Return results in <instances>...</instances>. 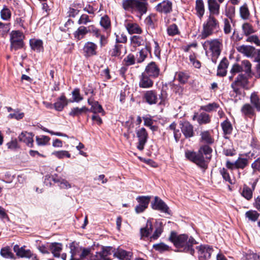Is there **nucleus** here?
<instances>
[{
  "instance_id": "1",
  "label": "nucleus",
  "mask_w": 260,
  "mask_h": 260,
  "mask_svg": "<svg viewBox=\"0 0 260 260\" xmlns=\"http://www.w3.org/2000/svg\"><path fill=\"white\" fill-rule=\"evenodd\" d=\"M169 240L180 251L189 253L191 255L194 253L193 246L197 244V242L191 236H188L186 234L178 235L176 232H172Z\"/></svg>"
},
{
  "instance_id": "2",
  "label": "nucleus",
  "mask_w": 260,
  "mask_h": 260,
  "mask_svg": "<svg viewBox=\"0 0 260 260\" xmlns=\"http://www.w3.org/2000/svg\"><path fill=\"white\" fill-rule=\"evenodd\" d=\"M148 0H122V7L123 9L133 14H136L140 19L142 16L146 14L148 4Z\"/></svg>"
},
{
  "instance_id": "3",
  "label": "nucleus",
  "mask_w": 260,
  "mask_h": 260,
  "mask_svg": "<svg viewBox=\"0 0 260 260\" xmlns=\"http://www.w3.org/2000/svg\"><path fill=\"white\" fill-rule=\"evenodd\" d=\"M219 22L215 17L209 15L207 20L203 24L202 29L199 35V38L205 40L212 36L219 29Z\"/></svg>"
},
{
  "instance_id": "4",
  "label": "nucleus",
  "mask_w": 260,
  "mask_h": 260,
  "mask_svg": "<svg viewBox=\"0 0 260 260\" xmlns=\"http://www.w3.org/2000/svg\"><path fill=\"white\" fill-rule=\"evenodd\" d=\"M202 46L206 53L208 51L211 53V60L212 62L216 63L217 59L221 52L222 41L219 39L207 40L202 43Z\"/></svg>"
},
{
  "instance_id": "5",
  "label": "nucleus",
  "mask_w": 260,
  "mask_h": 260,
  "mask_svg": "<svg viewBox=\"0 0 260 260\" xmlns=\"http://www.w3.org/2000/svg\"><path fill=\"white\" fill-rule=\"evenodd\" d=\"M186 157L191 161L195 163L201 168L206 170L208 167V162L206 160L204 155L198 151H187L185 152Z\"/></svg>"
},
{
  "instance_id": "6",
  "label": "nucleus",
  "mask_w": 260,
  "mask_h": 260,
  "mask_svg": "<svg viewBox=\"0 0 260 260\" xmlns=\"http://www.w3.org/2000/svg\"><path fill=\"white\" fill-rule=\"evenodd\" d=\"M248 83L247 78L243 74H239L236 80L232 83L231 87L236 94H240L241 89L247 88Z\"/></svg>"
},
{
  "instance_id": "7",
  "label": "nucleus",
  "mask_w": 260,
  "mask_h": 260,
  "mask_svg": "<svg viewBox=\"0 0 260 260\" xmlns=\"http://www.w3.org/2000/svg\"><path fill=\"white\" fill-rule=\"evenodd\" d=\"M198 250L199 258L200 260H206L210 258L213 251V248L207 245H201L197 247Z\"/></svg>"
},
{
  "instance_id": "8",
  "label": "nucleus",
  "mask_w": 260,
  "mask_h": 260,
  "mask_svg": "<svg viewBox=\"0 0 260 260\" xmlns=\"http://www.w3.org/2000/svg\"><path fill=\"white\" fill-rule=\"evenodd\" d=\"M138 138L137 148L142 151L144 149V146L147 141L148 135L145 128L142 127L136 132Z\"/></svg>"
},
{
  "instance_id": "9",
  "label": "nucleus",
  "mask_w": 260,
  "mask_h": 260,
  "mask_svg": "<svg viewBox=\"0 0 260 260\" xmlns=\"http://www.w3.org/2000/svg\"><path fill=\"white\" fill-rule=\"evenodd\" d=\"M14 251L18 256L25 258H32V260H38L36 254H34L29 249H25L23 247H19L15 245L13 248Z\"/></svg>"
},
{
  "instance_id": "10",
  "label": "nucleus",
  "mask_w": 260,
  "mask_h": 260,
  "mask_svg": "<svg viewBox=\"0 0 260 260\" xmlns=\"http://www.w3.org/2000/svg\"><path fill=\"white\" fill-rule=\"evenodd\" d=\"M137 201L139 204L135 207V211L137 213L143 212L148 207L150 202L149 197L139 196L137 198Z\"/></svg>"
},
{
  "instance_id": "11",
  "label": "nucleus",
  "mask_w": 260,
  "mask_h": 260,
  "mask_svg": "<svg viewBox=\"0 0 260 260\" xmlns=\"http://www.w3.org/2000/svg\"><path fill=\"white\" fill-rule=\"evenodd\" d=\"M159 69L154 62L149 63L145 68L143 73H146L148 76L151 78H156L159 75Z\"/></svg>"
},
{
  "instance_id": "12",
  "label": "nucleus",
  "mask_w": 260,
  "mask_h": 260,
  "mask_svg": "<svg viewBox=\"0 0 260 260\" xmlns=\"http://www.w3.org/2000/svg\"><path fill=\"white\" fill-rule=\"evenodd\" d=\"M151 77L142 73L139 77V86L141 88H150L154 84V82Z\"/></svg>"
},
{
  "instance_id": "13",
  "label": "nucleus",
  "mask_w": 260,
  "mask_h": 260,
  "mask_svg": "<svg viewBox=\"0 0 260 260\" xmlns=\"http://www.w3.org/2000/svg\"><path fill=\"white\" fill-rule=\"evenodd\" d=\"M152 208L155 210H159L162 212L170 214V211L169 207L161 199L156 197L154 203L152 204Z\"/></svg>"
},
{
  "instance_id": "14",
  "label": "nucleus",
  "mask_w": 260,
  "mask_h": 260,
  "mask_svg": "<svg viewBox=\"0 0 260 260\" xmlns=\"http://www.w3.org/2000/svg\"><path fill=\"white\" fill-rule=\"evenodd\" d=\"M111 248L110 247L103 248L102 251L96 252L90 256V260H110L108 256L111 254Z\"/></svg>"
},
{
  "instance_id": "15",
  "label": "nucleus",
  "mask_w": 260,
  "mask_h": 260,
  "mask_svg": "<svg viewBox=\"0 0 260 260\" xmlns=\"http://www.w3.org/2000/svg\"><path fill=\"white\" fill-rule=\"evenodd\" d=\"M237 50L248 57H253L254 56L256 49L249 45H242L237 47Z\"/></svg>"
},
{
  "instance_id": "16",
  "label": "nucleus",
  "mask_w": 260,
  "mask_h": 260,
  "mask_svg": "<svg viewBox=\"0 0 260 260\" xmlns=\"http://www.w3.org/2000/svg\"><path fill=\"white\" fill-rule=\"evenodd\" d=\"M126 53L125 46L122 45L116 44L109 51L110 55L112 57H120Z\"/></svg>"
},
{
  "instance_id": "17",
  "label": "nucleus",
  "mask_w": 260,
  "mask_h": 260,
  "mask_svg": "<svg viewBox=\"0 0 260 260\" xmlns=\"http://www.w3.org/2000/svg\"><path fill=\"white\" fill-rule=\"evenodd\" d=\"M151 52L150 47L146 44L145 47L141 49L136 55V61L137 63H142L147 58L149 53Z\"/></svg>"
},
{
  "instance_id": "18",
  "label": "nucleus",
  "mask_w": 260,
  "mask_h": 260,
  "mask_svg": "<svg viewBox=\"0 0 260 260\" xmlns=\"http://www.w3.org/2000/svg\"><path fill=\"white\" fill-rule=\"evenodd\" d=\"M220 4L217 0H208L209 15L218 16L219 14Z\"/></svg>"
},
{
  "instance_id": "19",
  "label": "nucleus",
  "mask_w": 260,
  "mask_h": 260,
  "mask_svg": "<svg viewBox=\"0 0 260 260\" xmlns=\"http://www.w3.org/2000/svg\"><path fill=\"white\" fill-rule=\"evenodd\" d=\"M143 98L150 105L155 104L157 102V95L155 90H151L145 91Z\"/></svg>"
},
{
  "instance_id": "20",
  "label": "nucleus",
  "mask_w": 260,
  "mask_h": 260,
  "mask_svg": "<svg viewBox=\"0 0 260 260\" xmlns=\"http://www.w3.org/2000/svg\"><path fill=\"white\" fill-rule=\"evenodd\" d=\"M172 3L169 1H164L159 3L155 7L156 10L158 12L168 13L171 12Z\"/></svg>"
},
{
  "instance_id": "21",
  "label": "nucleus",
  "mask_w": 260,
  "mask_h": 260,
  "mask_svg": "<svg viewBox=\"0 0 260 260\" xmlns=\"http://www.w3.org/2000/svg\"><path fill=\"white\" fill-rule=\"evenodd\" d=\"M97 45L93 42H88L86 43L83 47L85 55L91 56L96 53Z\"/></svg>"
},
{
  "instance_id": "22",
  "label": "nucleus",
  "mask_w": 260,
  "mask_h": 260,
  "mask_svg": "<svg viewBox=\"0 0 260 260\" xmlns=\"http://www.w3.org/2000/svg\"><path fill=\"white\" fill-rule=\"evenodd\" d=\"M181 131L186 138H191L194 135L193 126L188 122L184 121L181 123Z\"/></svg>"
},
{
  "instance_id": "23",
  "label": "nucleus",
  "mask_w": 260,
  "mask_h": 260,
  "mask_svg": "<svg viewBox=\"0 0 260 260\" xmlns=\"http://www.w3.org/2000/svg\"><path fill=\"white\" fill-rule=\"evenodd\" d=\"M124 25L129 34H141L142 32V29L136 23L126 21Z\"/></svg>"
},
{
  "instance_id": "24",
  "label": "nucleus",
  "mask_w": 260,
  "mask_h": 260,
  "mask_svg": "<svg viewBox=\"0 0 260 260\" xmlns=\"http://www.w3.org/2000/svg\"><path fill=\"white\" fill-rule=\"evenodd\" d=\"M18 139L20 141L25 143L28 147H32L34 140L33 135L31 133L22 132L19 136Z\"/></svg>"
},
{
  "instance_id": "25",
  "label": "nucleus",
  "mask_w": 260,
  "mask_h": 260,
  "mask_svg": "<svg viewBox=\"0 0 260 260\" xmlns=\"http://www.w3.org/2000/svg\"><path fill=\"white\" fill-rule=\"evenodd\" d=\"M131 45L134 48L145 46V40L140 36H133L130 38Z\"/></svg>"
},
{
  "instance_id": "26",
  "label": "nucleus",
  "mask_w": 260,
  "mask_h": 260,
  "mask_svg": "<svg viewBox=\"0 0 260 260\" xmlns=\"http://www.w3.org/2000/svg\"><path fill=\"white\" fill-rule=\"evenodd\" d=\"M31 48L37 52H40L43 51V42L41 40L31 39L29 41Z\"/></svg>"
},
{
  "instance_id": "27",
  "label": "nucleus",
  "mask_w": 260,
  "mask_h": 260,
  "mask_svg": "<svg viewBox=\"0 0 260 260\" xmlns=\"http://www.w3.org/2000/svg\"><path fill=\"white\" fill-rule=\"evenodd\" d=\"M228 61L224 58L220 61L218 66L217 75L218 76L223 77L226 75V69L228 68Z\"/></svg>"
},
{
  "instance_id": "28",
  "label": "nucleus",
  "mask_w": 260,
  "mask_h": 260,
  "mask_svg": "<svg viewBox=\"0 0 260 260\" xmlns=\"http://www.w3.org/2000/svg\"><path fill=\"white\" fill-rule=\"evenodd\" d=\"M53 256L56 257L60 256V253L62 250V245L60 243H52L49 246Z\"/></svg>"
},
{
  "instance_id": "29",
  "label": "nucleus",
  "mask_w": 260,
  "mask_h": 260,
  "mask_svg": "<svg viewBox=\"0 0 260 260\" xmlns=\"http://www.w3.org/2000/svg\"><path fill=\"white\" fill-rule=\"evenodd\" d=\"M114 254L122 260H131L133 255L132 252L123 249H118Z\"/></svg>"
},
{
  "instance_id": "30",
  "label": "nucleus",
  "mask_w": 260,
  "mask_h": 260,
  "mask_svg": "<svg viewBox=\"0 0 260 260\" xmlns=\"http://www.w3.org/2000/svg\"><path fill=\"white\" fill-rule=\"evenodd\" d=\"M88 27L80 26L74 33V36L77 40L83 39L88 33Z\"/></svg>"
},
{
  "instance_id": "31",
  "label": "nucleus",
  "mask_w": 260,
  "mask_h": 260,
  "mask_svg": "<svg viewBox=\"0 0 260 260\" xmlns=\"http://www.w3.org/2000/svg\"><path fill=\"white\" fill-rule=\"evenodd\" d=\"M69 101H68L64 95H62L58 99L57 101L54 104L55 109L58 111H61L66 106Z\"/></svg>"
},
{
  "instance_id": "32",
  "label": "nucleus",
  "mask_w": 260,
  "mask_h": 260,
  "mask_svg": "<svg viewBox=\"0 0 260 260\" xmlns=\"http://www.w3.org/2000/svg\"><path fill=\"white\" fill-rule=\"evenodd\" d=\"M199 151L201 152L203 155H204L205 156V158L209 162L212 156V148L208 145H204L200 148Z\"/></svg>"
},
{
  "instance_id": "33",
  "label": "nucleus",
  "mask_w": 260,
  "mask_h": 260,
  "mask_svg": "<svg viewBox=\"0 0 260 260\" xmlns=\"http://www.w3.org/2000/svg\"><path fill=\"white\" fill-rule=\"evenodd\" d=\"M88 103L91 105V112L94 114L97 113H101L103 112V109L101 105L98 102L94 101L91 99H88Z\"/></svg>"
},
{
  "instance_id": "34",
  "label": "nucleus",
  "mask_w": 260,
  "mask_h": 260,
  "mask_svg": "<svg viewBox=\"0 0 260 260\" xmlns=\"http://www.w3.org/2000/svg\"><path fill=\"white\" fill-rule=\"evenodd\" d=\"M200 135L201 137V142L207 143L208 144H211L213 143L214 139L212 138L209 131H205L202 132Z\"/></svg>"
},
{
  "instance_id": "35",
  "label": "nucleus",
  "mask_w": 260,
  "mask_h": 260,
  "mask_svg": "<svg viewBox=\"0 0 260 260\" xmlns=\"http://www.w3.org/2000/svg\"><path fill=\"white\" fill-rule=\"evenodd\" d=\"M196 10L197 15L201 18L205 13L204 4L203 0H196Z\"/></svg>"
},
{
  "instance_id": "36",
  "label": "nucleus",
  "mask_w": 260,
  "mask_h": 260,
  "mask_svg": "<svg viewBox=\"0 0 260 260\" xmlns=\"http://www.w3.org/2000/svg\"><path fill=\"white\" fill-rule=\"evenodd\" d=\"M248 159L247 158L238 157L235 161L236 169H244L248 165Z\"/></svg>"
},
{
  "instance_id": "37",
  "label": "nucleus",
  "mask_w": 260,
  "mask_h": 260,
  "mask_svg": "<svg viewBox=\"0 0 260 260\" xmlns=\"http://www.w3.org/2000/svg\"><path fill=\"white\" fill-rule=\"evenodd\" d=\"M152 225L148 221L147 222L146 227L141 228L140 230L141 238L147 237L152 231Z\"/></svg>"
},
{
  "instance_id": "38",
  "label": "nucleus",
  "mask_w": 260,
  "mask_h": 260,
  "mask_svg": "<svg viewBox=\"0 0 260 260\" xmlns=\"http://www.w3.org/2000/svg\"><path fill=\"white\" fill-rule=\"evenodd\" d=\"M259 216V213L255 210H249L245 213V217L252 222L256 221Z\"/></svg>"
},
{
  "instance_id": "39",
  "label": "nucleus",
  "mask_w": 260,
  "mask_h": 260,
  "mask_svg": "<svg viewBox=\"0 0 260 260\" xmlns=\"http://www.w3.org/2000/svg\"><path fill=\"white\" fill-rule=\"evenodd\" d=\"M250 101L256 109L257 112L260 111V102L259 97L256 92H253L250 96Z\"/></svg>"
},
{
  "instance_id": "40",
  "label": "nucleus",
  "mask_w": 260,
  "mask_h": 260,
  "mask_svg": "<svg viewBox=\"0 0 260 260\" xmlns=\"http://www.w3.org/2000/svg\"><path fill=\"white\" fill-rule=\"evenodd\" d=\"M223 30L224 34L229 35L231 33L232 30V27L231 23L233 21L228 18H224L223 20Z\"/></svg>"
},
{
  "instance_id": "41",
  "label": "nucleus",
  "mask_w": 260,
  "mask_h": 260,
  "mask_svg": "<svg viewBox=\"0 0 260 260\" xmlns=\"http://www.w3.org/2000/svg\"><path fill=\"white\" fill-rule=\"evenodd\" d=\"M242 71H244L249 77H251V64L249 61L244 60L242 61Z\"/></svg>"
},
{
  "instance_id": "42",
  "label": "nucleus",
  "mask_w": 260,
  "mask_h": 260,
  "mask_svg": "<svg viewBox=\"0 0 260 260\" xmlns=\"http://www.w3.org/2000/svg\"><path fill=\"white\" fill-rule=\"evenodd\" d=\"M1 16L3 20L8 21L11 17V12L6 6H4L1 11Z\"/></svg>"
},
{
  "instance_id": "43",
  "label": "nucleus",
  "mask_w": 260,
  "mask_h": 260,
  "mask_svg": "<svg viewBox=\"0 0 260 260\" xmlns=\"http://www.w3.org/2000/svg\"><path fill=\"white\" fill-rule=\"evenodd\" d=\"M70 253L71 254V256L70 260H81L80 259L74 257L80 252L79 248L75 246L74 243L73 242L71 243V244L70 245Z\"/></svg>"
},
{
  "instance_id": "44",
  "label": "nucleus",
  "mask_w": 260,
  "mask_h": 260,
  "mask_svg": "<svg viewBox=\"0 0 260 260\" xmlns=\"http://www.w3.org/2000/svg\"><path fill=\"white\" fill-rule=\"evenodd\" d=\"M192 119H197L200 124L207 123L210 121L209 115H194Z\"/></svg>"
},
{
  "instance_id": "45",
  "label": "nucleus",
  "mask_w": 260,
  "mask_h": 260,
  "mask_svg": "<svg viewBox=\"0 0 260 260\" xmlns=\"http://www.w3.org/2000/svg\"><path fill=\"white\" fill-rule=\"evenodd\" d=\"M0 253L3 257L6 258H13L14 257V254L9 247L2 248Z\"/></svg>"
},
{
  "instance_id": "46",
  "label": "nucleus",
  "mask_w": 260,
  "mask_h": 260,
  "mask_svg": "<svg viewBox=\"0 0 260 260\" xmlns=\"http://www.w3.org/2000/svg\"><path fill=\"white\" fill-rule=\"evenodd\" d=\"M10 41H19L23 40L24 39V36L23 34L19 30H13L11 33Z\"/></svg>"
},
{
  "instance_id": "47",
  "label": "nucleus",
  "mask_w": 260,
  "mask_h": 260,
  "mask_svg": "<svg viewBox=\"0 0 260 260\" xmlns=\"http://www.w3.org/2000/svg\"><path fill=\"white\" fill-rule=\"evenodd\" d=\"M202 109L207 112H215L220 108L217 104L213 103L202 107Z\"/></svg>"
},
{
  "instance_id": "48",
  "label": "nucleus",
  "mask_w": 260,
  "mask_h": 260,
  "mask_svg": "<svg viewBox=\"0 0 260 260\" xmlns=\"http://www.w3.org/2000/svg\"><path fill=\"white\" fill-rule=\"evenodd\" d=\"M220 174L222 176L223 180L228 182L230 184H233L232 180L231 178V176L230 175L229 172L224 168H223L220 170Z\"/></svg>"
},
{
  "instance_id": "49",
  "label": "nucleus",
  "mask_w": 260,
  "mask_h": 260,
  "mask_svg": "<svg viewBox=\"0 0 260 260\" xmlns=\"http://www.w3.org/2000/svg\"><path fill=\"white\" fill-rule=\"evenodd\" d=\"M10 30V23H5L0 22V36L2 37L7 35Z\"/></svg>"
},
{
  "instance_id": "50",
  "label": "nucleus",
  "mask_w": 260,
  "mask_h": 260,
  "mask_svg": "<svg viewBox=\"0 0 260 260\" xmlns=\"http://www.w3.org/2000/svg\"><path fill=\"white\" fill-rule=\"evenodd\" d=\"M242 30L246 36H249L254 32L253 27L248 23H244L242 25Z\"/></svg>"
},
{
  "instance_id": "51",
  "label": "nucleus",
  "mask_w": 260,
  "mask_h": 260,
  "mask_svg": "<svg viewBox=\"0 0 260 260\" xmlns=\"http://www.w3.org/2000/svg\"><path fill=\"white\" fill-rule=\"evenodd\" d=\"M221 127L223 129V131L225 134H230L232 133V126L230 121L228 120V119L224 120L221 123Z\"/></svg>"
},
{
  "instance_id": "52",
  "label": "nucleus",
  "mask_w": 260,
  "mask_h": 260,
  "mask_svg": "<svg viewBox=\"0 0 260 260\" xmlns=\"http://www.w3.org/2000/svg\"><path fill=\"white\" fill-rule=\"evenodd\" d=\"M52 154L55 156L58 159H62L65 157L70 158L71 156V154L66 150L55 151L52 153Z\"/></svg>"
},
{
  "instance_id": "53",
  "label": "nucleus",
  "mask_w": 260,
  "mask_h": 260,
  "mask_svg": "<svg viewBox=\"0 0 260 260\" xmlns=\"http://www.w3.org/2000/svg\"><path fill=\"white\" fill-rule=\"evenodd\" d=\"M72 94L73 97V100L70 101V102H75L78 103L83 100V98L80 93V90L78 88L75 89L72 92Z\"/></svg>"
},
{
  "instance_id": "54",
  "label": "nucleus",
  "mask_w": 260,
  "mask_h": 260,
  "mask_svg": "<svg viewBox=\"0 0 260 260\" xmlns=\"http://www.w3.org/2000/svg\"><path fill=\"white\" fill-rule=\"evenodd\" d=\"M240 13L241 17L244 20L247 19L249 16V11L246 5L240 7Z\"/></svg>"
},
{
  "instance_id": "55",
  "label": "nucleus",
  "mask_w": 260,
  "mask_h": 260,
  "mask_svg": "<svg viewBox=\"0 0 260 260\" xmlns=\"http://www.w3.org/2000/svg\"><path fill=\"white\" fill-rule=\"evenodd\" d=\"M167 32L170 36H174L178 35L179 33V31L177 25L175 24H172L169 26L167 28Z\"/></svg>"
},
{
  "instance_id": "56",
  "label": "nucleus",
  "mask_w": 260,
  "mask_h": 260,
  "mask_svg": "<svg viewBox=\"0 0 260 260\" xmlns=\"http://www.w3.org/2000/svg\"><path fill=\"white\" fill-rule=\"evenodd\" d=\"M242 195L246 199L249 200L252 197V191L249 187L245 185L243 188Z\"/></svg>"
},
{
  "instance_id": "57",
  "label": "nucleus",
  "mask_w": 260,
  "mask_h": 260,
  "mask_svg": "<svg viewBox=\"0 0 260 260\" xmlns=\"http://www.w3.org/2000/svg\"><path fill=\"white\" fill-rule=\"evenodd\" d=\"M136 60V57L135 58V56L132 54H129L123 59L125 64L127 66L134 64Z\"/></svg>"
},
{
  "instance_id": "58",
  "label": "nucleus",
  "mask_w": 260,
  "mask_h": 260,
  "mask_svg": "<svg viewBox=\"0 0 260 260\" xmlns=\"http://www.w3.org/2000/svg\"><path fill=\"white\" fill-rule=\"evenodd\" d=\"M153 248L160 252H163L168 251L169 247L167 245L163 243H160L153 245Z\"/></svg>"
},
{
  "instance_id": "59",
  "label": "nucleus",
  "mask_w": 260,
  "mask_h": 260,
  "mask_svg": "<svg viewBox=\"0 0 260 260\" xmlns=\"http://www.w3.org/2000/svg\"><path fill=\"white\" fill-rule=\"evenodd\" d=\"M246 41L250 43H253L257 46H260V40L256 35H253L249 36L246 39Z\"/></svg>"
},
{
  "instance_id": "60",
  "label": "nucleus",
  "mask_w": 260,
  "mask_h": 260,
  "mask_svg": "<svg viewBox=\"0 0 260 260\" xmlns=\"http://www.w3.org/2000/svg\"><path fill=\"white\" fill-rule=\"evenodd\" d=\"M189 76L188 73L185 72H180L178 74V79L179 82L181 83L184 84L187 82Z\"/></svg>"
},
{
  "instance_id": "61",
  "label": "nucleus",
  "mask_w": 260,
  "mask_h": 260,
  "mask_svg": "<svg viewBox=\"0 0 260 260\" xmlns=\"http://www.w3.org/2000/svg\"><path fill=\"white\" fill-rule=\"evenodd\" d=\"M100 24L105 29H107L110 26V20L107 15H105L101 18Z\"/></svg>"
},
{
  "instance_id": "62",
  "label": "nucleus",
  "mask_w": 260,
  "mask_h": 260,
  "mask_svg": "<svg viewBox=\"0 0 260 260\" xmlns=\"http://www.w3.org/2000/svg\"><path fill=\"white\" fill-rule=\"evenodd\" d=\"M50 138L48 136H42L41 137H36V142L38 145H45L49 141Z\"/></svg>"
},
{
  "instance_id": "63",
  "label": "nucleus",
  "mask_w": 260,
  "mask_h": 260,
  "mask_svg": "<svg viewBox=\"0 0 260 260\" xmlns=\"http://www.w3.org/2000/svg\"><path fill=\"white\" fill-rule=\"evenodd\" d=\"M23 40H19V41H12L11 42V47L12 49H14L15 50L21 49L23 47Z\"/></svg>"
},
{
  "instance_id": "64",
  "label": "nucleus",
  "mask_w": 260,
  "mask_h": 260,
  "mask_svg": "<svg viewBox=\"0 0 260 260\" xmlns=\"http://www.w3.org/2000/svg\"><path fill=\"white\" fill-rule=\"evenodd\" d=\"M247 260H260V254L250 252L245 254Z\"/></svg>"
}]
</instances>
